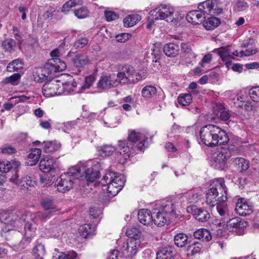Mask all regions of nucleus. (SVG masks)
Listing matches in <instances>:
<instances>
[{
	"mask_svg": "<svg viewBox=\"0 0 259 259\" xmlns=\"http://www.w3.org/2000/svg\"><path fill=\"white\" fill-rule=\"evenodd\" d=\"M119 251L117 249L111 250L108 255V259H119Z\"/></svg>",
	"mask_w": 259,
	"mask_h": 259,
	"instance_id": "63",
	"label": "nucleus"
},
{
	"mask_svg": "<svg viewBox=\"0 0 259 259\" xmlns=\"http://www.w3.org/2000/svg\"><path fill=\"white\" fill-rule=\"evenodd\" d=\"M138 219L141 223L146 226H150L153 223V215L148 209H142L139 211Z\"/></svg>",
	"mask_w": 259,
	"mask_h": 259,
	"instance_id": "23",
	"label": "nucleus"
},
{
	"mask_svg": "<svg viewBox=\"0 0 259 259\" xmlns=\"http://www.w3.org/2000/svg\"><path fill=\"white\" fill-rule=\"evenodd\" d=\"M155 209L160 210L167 215L174 214L176 203L172 200L163 199L157 201L155 203Z\"/></svg>",
	"mask_w": 259,
	"mask_h": 259,
	"instance_id": "16",
	"label": "nucleus"
},
{
	"mask_svg": "<svg viewBox=\"0 0 259 259\" xmlns=\"http://www.w3.org/2000/svg\"><path fill=\"white\" fill-rule=\"evenodd\" d=\"M40 203L44 209L47 211L45 213L38 214V217L41 219H47L49 216V214H51L59 210L57 205L56 201L53 198L47 197L43 199L41 201Z\"/></svg>",
	"mask_w": 259,
	"mask_h": 259,
	"instance_id": "15",
	"label": "nucleus"
},
{
	"mask_svg": "<svg viewBox=\"0 0 259 259\" xmlns=\"http://www.w3.org/2000/svg\"><path fill=\"white\" fill-rule=\"evenodd\" d=\"M89 42V39L85 37H80L77 39L74 44V47L76 49H81L86 46Z\"/></svg>",
	"mask_w": 259,
	"mask_h": 259,
	"instance_id": "52",
	"label": "nucleus"
},
{
	"mask_svg": "<svg viewBox=\"0 0 259 259\" xmlns=\"http://www.w3.org/2000/svg\"><path fill=\"white\" fill-rule=\"evenodd\" d=\"M61 144L57 141L44 142V151L46 153H53L59 150L61 148Z\"/></svg>",
	"mask_w": 259,
	"mask_h": 259,
	"instance_id": "30",
	"label": "nucleus"
},
{
	"mask_svg": "<svg viewBox=\"0 0 259 259\" xmlns=\"http://www.w3.org/2000/svg\"><path fill=\"white\" fill-rule=\"evenodd\" d=\"M78 232L81 236L86 238L92 232L91 225L85 224L80 226L78 228Z\"/></svg>",
	"mask_w": 259,
	"mask_h": 259,
	"instance_id": "47",
	"label": "nucleus"
},
{
	"mask_svg": "<svg viewBox=\"0 0 259 259\" xmlns=\"http://www.w3.org/2000/svg\"><path fill=\"white\" fill-rule=\"evenodd\" d=\"M35 184V181H33L31 177L28 176H26L22 178L20 185L22 188L27 189L28 187L33 186Z\"/></svg>",
	"mask_w": 259,
	"mask_h": 259,
	"instance_id": "44",
	"label": "nucleus"
},
{
	"mask_svg": "<svg viewBox=\"0 0 259 259\" xmlns=\"http://www.w3.org/2000/svg\"><path fill=\"white\" fill-rule=\"evenodd\" d=\"M217 53L220 56L222 60L226 61V65L227 67L230 65V61L232 59H234L233 56L231 55V51L230 47L223 48L217 50Z\"/></svg>",
	"mask_w": 259,
	"mask_h": 259,
	"instance_id": "29",
	"label": "nucleus"
},
{
	"mask_svg": "<svg viewBox=\"0 0 259 259\" xmlns=\"http://www.w3.org/2000/svg\"><path fill=\"white\" fill-rule=\"evenodd\" d=\"M230 157V153L227 149H222L214 152L210 159V163L214 168L223 170L226 167L227 161Z\"/></svg>",
	"mask_w": 259,
	"mask_h": 259,
	"instance_id": "10",
	"label": "nucleus"
},
{
	"mask_svg": "<svg viewBox=\"0 0 259 259\" xmlns=\"http://www.w3.org/2000/svg\"><path fill=\"white\" fill-rule=\"evenodd\" d=\"M16 42L12 39H7L3 41L2 45L4 49L9 52L12 53L15 51Z\"/></svg>",
	"mask_w": 259,
	"mask_h": 259,
	"instance_id": "43",
	"label": "nucleus"
},
{
	"mask_svg": "<svg viewBox=\"0 0 259 259\" xmlns=\"http://www.w3.org/2000/svg\"><path fill=\"white\" fill-rule=\"evenodd\" d=\"M71 58V61L73 66L78 69L80 71V69L84 65L89 63V59L87 56L82 54H74V53L69 52L66 56V58Z\"/></svg>",
	"mask_w": 259,
	"mask_h": 259,
	"instance_id": "19",
	"label": "nucleus"
},
{
	"mask_svg": "<svg viewBox=\"0 0 259 259\" xmlns=\"http://www.w3.org/2000/svg\"><path fill=\"white\" fill-rule=\"evenodd\" d=\"M14 216L10 218L9 212L7 211H2L0 212V222L4 224L5 227H2V232L6 233L13 229V224L16 225L15 221L18 219L14 220Z\"/></svg>",
	"mask_w": 259,
	"mask_h": 259,
	"instance_id": "21",
	"label": "nucleus"
},
{
	"mask_svg": "<svg viewBox=\"0 0 259 259\" xmlns=\"http://www.w3.org/2000/svg\"><path fill=\"white\" fill-rule=\"evenodd\" d=\"M194 237L204 241H209L212 239L210 232L205 229H199L194 232Z\"/></svg>",
	"mask_w": 259,
	"mask_h": 259,
	"instance_id": "32",
	"label": "nucleus"
},
{
	"mask_svg": "<svg viewBox=\"0 0 259 259\" xmlns=\"http://www.w3.org/2000/svg\"><path fill=\"white\" fill-rule=\"evenodd\" d=\"M35 217L30 214H25L18 220L15 221L16 225L18 226L19 224L24 223V235L29 240L33 237L36 230V224L34 221Z\"/></svg>",
	"mask_w": 259,
	"mask_h": 259,
	"instance_id": "9",
	"label": "nucleus"
},
{
	"mask_svg": "<svg viewBox=\"0 0 259 259\" xmlns=\"http://www.w3.org/2000/svg\"><path fill=\"white\" fill-rule=\"evenodd\" d=\"M201 247L202 245L200 243L194 242L188 246L187 250L193 255L199 252Z\"/></svg>",
	"mask_w": 259,
	"mask_h": 259,
	"instance_id": "49",
	"label": "nucleus"
},
{
	"mask_svg": "<svg viewBox=\"0 0 259 259\" xmlns=\"http://www.w3.org/2000/svg\"><path fill=\"white\" fill-rule=\"evenodd\" d=\"M125 181L124 176L109 171L103 176L101 183L103 186H107L108 196H114L122 189Z\"/></svg>",
	"mask_w": 259,
	"mask_h": 259,
	"instance_id": "5",
	"label": "nucleus"
},
{
	"mask_svg": "<svg viewBox=\"0 0 259 259\" xmlns=\"http://www.w3.org/2000/svg\"><path fill=\"white\" fill-rule=\"evenodd\" d=\"M178 101L183 106L188 105L192 102V96L189 94H181L179 96Z\"/></svg>",
	"mask_w": 259,
	"mask_h": 259,
	"instance_id": "46",
	"label": "nucleus"
},
{
	"mask_svg": "<svg viewBox=\"0 0 259 259\" xmlns=\"http://www.w3.org/2000/svg\"><path fill=\"white\" fill-rule=\"evenodd\" d=\"M77 257V253L72 250L67 253L60 252L57 257V259H75Z\"/></svg>",
	"mask_w": 259,
	"mask_h": 259,
	"instance_id": "50",
	"label": "nucleus"
},
{
	"mask_svg": "<svg viewBox=\"0 0 259 259\" xmlns=\"http://www.w3.org/2000/svg\"><path fill=\"white\" fill-rule=\"evenodd\" d=\"M19 169L16 170H13L14 171V174L13 175L11 178L10 179V180L11 182L13 183L16 185H20V182L18 177V171Z\"/></svg>",
	"mask_w": 259,
	"mask_h": 259,
	"instance_id": "62",
	"label": "nucleus"
},
{
	"mask_svg": "<svg viewBox=\"0 0 259 259\" xmlns=\"http://www.w3.org/2000/svg\"><path fill=\"white\" fill-rule=\"evenodd\" d=\"M233 163L237 169L240 171H245L249 167L248 161L241 157L236 158L234 160Z\"/></svg>",
	"mask_w": 259,
	"mask_h": 259,
	"instance_id": "36",
	"label": "nucleus"
},
{
	"mask_svg": "<svg viewBox=\"0 0 259 259\" xmlns=\"http://www.w3.org/2000/svg\"><path fill=\"white\" fill-rule=\"evenodd\" d=\"M228 189L225 184V180L222 178L214 179L210 185L209 189L206 194V202L211 207L217 205V211L222 217V222L219 225H225L229 219V213L225 202L228 199Z\"/></svg>",
	"mask_w": 259,
	"mask_h": 259,
	"instance_id": "2",
	"label": "nucleus"
},
{
	"mask_svg": "<svg viewBox=\"0 0 259 259\" xmlns=\"http://www.w3.org/2000/svg\"><path fill=\"white\" fill-rule=\"evenodd\" d=\"M174 8L170 5L161 4L150 11V17L155 19L172 21L174 19Z\"/></svg>",
	"mask_w": 259,
	"mask_h": 259,
	"instance_id": "8",
	"label": "nucleus"
},
{
	"mask_svg": "<svg viewBox=\"0 0 259 259\" xmlns=\"http://www.w3.org/2000/svg\"><path fill=\"white\" fill-rule=\"evenodd\" d=\"M2 153L4 154L11 155L16 152V149L12 146L7 145L1 148Z\"/></svg>",
	"mask_w": 259,
	"mask_h": 259,
	"instance_id": "55",
	"label": "nucleus"
},
{
	"mask_svg": "<svg viewBox=\"0 0 259 259\" xmlns=\"http://www.w3.org/2000/svg\"><path fill=\"white\" fill-rule=\"evenodd\" d=\"M56 61L59 62V64H56L51 61H49L42 68H41L42 73L46 74L49 80L55 75V73L63 71L67 67L65 62L59 60H56Z\"/></svg>",
	"mask_w": 259,
	"mask_h": 259,
	"instance_id": "12",
	"label": "nucleus"
},
{
	"mask_svg": "<svg viewBox=\"0 0 259 259\" xmlns=\"http://www.w3.org/2000/svg\"><path fill=\"white\" fill-rule=\"evenodd\" d=\"M101 156L106 157L111 155L115 151V148L111 145H105L98 148Z\"/></svg>",
	"mask_w": 259,
	"mask_h": 259,
	"instance_id": "33",
	"label": "nucleus"
},
{
	"mask_svg": "<svg viewBox=\"0 0 259 259\" xmlns=\"http://www.w3.org/2000/svg\"><path fill=\"white\" fill-rule=\"evenodd\" d=\"M66 85L57 79H50L44 84L42 92L46 97L59 95L64 93Z\"/></svg>",
	"mask_w": 259,
	"mask_h": 259,
	"instance_id": "7",
	"label": "nucleus"
},
{
	"mask_svg": "<svg viewBox=\"0 0 259 259\" xmlns=\"http://www.w3.org/2000/svg\"><path fill=\"white\" fill-rule=\"evenodd\" d=\"M163 52L165 54L169 57H175L179 55L180 47L175 43H168L163 47Z\"/></svg>",
	"mask_w": 259,
	"mask_h": 259,
	"instance_id": "27",
	"label": "nucleus"
},
{
	"mask_svg": "<svg viewBox=\"0 0 259 259\" xmlns=\"http://www.w3.org/2000/svg\"><path fill=\"white\" fill-rule=\"evenodd\" d=\"M147 139V138L144 134L133 131L130 133L127 140L119 141L117 147L118 151L116 154L119 162L122 164L126 162L130 156L132 149L134 148L135 143L138 141H140L137 145L138 149L143 151L147 147L146 145Z\"/></svg>",
	"mask_w": 259,
	"mask_h": 259,
	"instance_id": "3",
	"label": "nucleus"
},
{
	"mask_svg": "<svg viewBox=\"0 0 259 259\" xmlns=\"http://www.w3.org/2000/svg\"><path fill=\"white\" fill-rule=\"evenodd\" d=\"M21 163L17 160L2 161H0V171L3 173H7L11 169L16 170L19 169Z\"/></svg>",
	"mask_w": 259,
	"mask_h": 259,
	"instance_id": "24",
	"label": "nucleus"
},
{
	"mask_svg": "<svg viewBox=\"0 0 259 259\" xmlns=\"http://www.w3.org/2000/svg\"><path fill=\"white\" fill-rule=\"evenodd\" d=\"M248 7L247 3L242 0H237L235 3V9L238 11H243Z\"/></svg>",
	"mask_w": 259,
	"mask_h": 259,
	"instance_id": "58",
	"label": "nucleus"
},
{
	"mask_svg": "<svg viewBox=\"0 0 259 259\" xmlns=\"http://www.w3.org/2000/svg\"><path fill=\"white\" fill-rule=\"evenodd\" d=\"M58 165L56 161L51 157L46 156L39 162V169L44 173H49L55 170Z\"/></svg>",
	"mask_w": 259,
	"mask_h": 259,
	"instance_id": "20",
	"label": "nucleus"
},
{
	"mask_svg": "<svg viewBox=\"0 0 259 259\" xmlns=\"http://www.w3.org/2000/svg\"><path fill=\"white\" fill-rule=\"evenodd\" d=\"M198 9L204 16L218 15L223 12V9L216 0H207L201 3L198 5Z\"/></svg>",
	"mask_w": 259,
	"mask_h": 259,
	"instance_id": "11",
	"label": "nucleus"
},
{
	"mask_svg": "<svg viewBox=\"0 0 259 259\" xmlns=\"http://www.w3.org/2000/svg\"><path fill=\"white\" fill-rule=\"evenodd\" d=\"M220 23V20L219 18L214 17L208 18L203 24V26L206 30H212L216 28Z\"/></svg>",
	"mask_w": 259,
	"mask_h": 259,
	"instance_id": "41",
	"label": "nucleus"
},
{
	"mask_svg": "<svg viewBox=\"0 0 259 259\" xmlns=\"http://www.w3.org/2000/svg\"><path fill=\"white\" fill-rule=\"evenodd\" d=\"M23 63L22 60L17 59L11 62L7 67V70L9 72L18 71L23 68Z\"/></svg>",
	"mask_w": 259,
	"mask_h": 259,
	"instance_id": "37",
	"label": "nucleus"
},
{
	"mask_svg": "<svg viewBox=\"0 0 259 259\" xmlns=\"http://www.w3.org/2000/svg\"><path fill=\"white\" fill-rule=\"evenodd\" d=\"M250 98L254 102H259V87L252 88L249 93Z\"/></svg>",
	"mask_w": 259,
	"mask_h": 259,
	"instance_id": "53",
	"label": "nucleus"
},
{
	"mask_svg": "<svg viewBox=\"0 0 259 259\" xmlns=\"http://www.w3.org/2000/svg\"><path fill=\"white\" fill-rule=\"evenodd\" d=\"M141 241L139 239H130L122 246V252L126 256L135 255L141 247Z\"/></svg>",
	"mask_w": 259,
	"mask_h": 259,
	"instance_id": "14",
	"label": "nucleus"
},
{
	"mask_svg": "<svg viewBox=\"0 0 259 259\" xmlns=\"http://www.w3.org/2000/svg\"><path fill=\"white\" fill-rule=\"evenodd\" d=\"M34 80L36 82H42L45 80H49L45 73H42L41 68L37 69L36 73L34 75Z\"/></svg>",
	"mask_w": 259,
	"mask_h": 259,
	"instance_id": "51",
	"label": "nucleus"
},
{
	"mask_svg": "<svg viewBox=\"0 0 259 259\" xmlns=\"http://www.w3.org/2000/svg\"><path fill=\"white\" fill-rule=\"evenodd\" d=\"M139 15H130L127 16L123 20L124 26L126 27H131L140 21Z\"/></svg>",
	"mask_w": 259,
	"mask_h": 259,
	"instance_id": "38",
	"label": "nucleus"
},
{
	"mask_svg": "<svg viewBox=\"0 0 259 259\" xmlns=\"http://www.w3.org/2000/svg\"><path fill=\"white\" fill-rule=\"evenodd\" d=\"M96 80L95 76L94 75H90L85 77V83L84 85L81 86L83 90L89 89L90 88Z\"/></svg>",
	"mask_w": 259,
	"mask_h": 259,
	"instance_id": "54",
	"label": "nucleus"
},
{
	"mask_svg": "<svg viewBox=\"0 0 259 259\" xmlns=\"http://www.w3.org/2000/svg\"><path fill=\"white\" fill-rule=\"evenodd\" d=\"M206 18L199 10L189 12L186 16L187 20L192 23L195 24L202 22Z\"/></svg>",
	"mask_w": 259,
	"mask_h": 259,
	"instance_id": "26",
	"label": "nucleus"
},
{
	"mask_svg": "<svg viewBox=\"0 0 259 259\" xmlns=\"http://www.w3.org/2000/svg\"><path fill=\"white\" fill-rule=\"evenodd\" d=\"M157 93L156 88L153 85H146L142 90V96L146 99H149L154 96Z\"/></svg>",
	"mask_w": 259,
	"mask_h": 259,
	"instance_id": "34",
	"label": "nucleus"
},
{
	"mask_svg": "<svg viewBox=\"0 0 259 259\" xmlns=\"http://www.w3.org/2000/svg\"><path fill=\"white\" fill-rule=\"evenodd\" d=\"M126 235L131 239H139L141 232L140 230L136 227H131L127 229Z\"/></svg>",
	"mask_w": 259,
	"mask_h": 259,
	"instance_id": "45",
	"label": "nucleus"
},
{
	"mask_svg": "<svg viewBox=\"0 0 259 259\" xmlns=\"http://www.w3.org/2000/svg\"><path fill=\"white\" fill-rule=\"evenodd\" d=\"M60 47L61 46H60L58 49L54 50L51 52L50 54L52 58V59L51 61L56 64H59V62H57L56 60H61L59 58H58L59 56L61 54V52H60Z\"/></svg>",
	"mask_w": 259,
	"mask_h": 259,
	"instance_id": "59",
	"label": "nucleus"
},
{
	"mask_svg": "<svg viewBox=\"0 0 259 259\" xmlns=\"http://www.w3.org/2000/svg\"><path fill=\"white\" fill-rule=\"evenodd\" d=\"M212 60V55L208 54L205 55L202 59L200 65L202 67H205V64L210 62Z\"/></svg>",
	"mask_w": 259,
	"mask_h": 259,
	"instance_id": "61",
	"label": "nucleus"
},
{
	"mask_svg": "<svg viewBox=\"0 0 259 259\" xmlns=\"http://www.w3.org/2000/svg\"><path fill=\"white\" fill-rule=\"evenodd\" d=\"M90 162H81L70 168L68 171L64 173L57 179L55 186L60 192L65 193L70 190L73 186L75 179L85 178L87 181L93 182L99 178V164L91 165Z\"/></svg>",
	"mask_w": 259,
	"mask_h": 259,
	"instance_id": "1",
	"label": "nucleus"
},
{
	"mask_svg": "<svg viewBox=\"0 0 259 259\" xmlns=\"http://www.w3.org/2000/svg\"><path fill=\"white\" fill-rule=\"evenodd\" d=\"M227 221L226 228L230 232L234 231V229L241 228L246 227V222L244 221H240L239 218L229 219Z\"/></svg>",
	"mask_w": 259,
	"mask_h": 259,
	"instance_id": "28",
	"label": "nucleus"
},
{
	"mask_svg": "<svg viewBox=\"0 0 259 259\" xmlns=\"http://www.w3.org/2000/svg\"><path fill=\"white\" fill-rule=\"evenodd\" d=\"M234 100V104L237 107H242L244 105L245 102L243 101L242 97L240 96H237Z\"/></svg>",
	"mask_w": 259,
	"mask_h": 259,
	"instance_id": "64",
	"label": "nucleus"
},
{
	"mask_svg": "<svg viewBox=\"0 0 259 259\" xmlns=\"http://www.w3.org/2000/svg\"><path fill=\"white\" fill-rule=\"evenodd\" d=\"M33 252L36 259H43L46 254L45 245L41 243L35 245L33 248Z\"/></svg>",
	"mask_w": 259,
	"mask_h": 259,
	"instance_id": "40",
	"label": "nucleus"
},
{
	"mask_svg": "<svg viewBox=\"0 0 259 259\" xmlns=\"http://www.w3.org/2000/svg\"><path fill=\"white\" fill-rule=\"evenodd\" d=\"M188 237L184 233H179L175 236V244L179 247H184L188 242Z\"/></svg>",
	"mask_w": 259,
	"mask_h": 259,
	"instance_id": "39",
	"label": "nucleus"
},
{
	"mask_svg": "<svg viewBox=\"0 0 259 259\" xmlns=\"http://www.w3.org/2000/svg\"><path fill=\"white\" fill-rule=\"evenodd\" d=\"M116 76L119 84L121 85L135 84L143 78L134 67L127 64L119 66Z\"/></svg>",
	"mask_w": 259,
	"mask_h": 259,
	"instance_id": "6",
	"label": "nucleus"
},
{
	"mask_svg": "<svg viewBox=\"0 0 259 259\" xmlns=\"http://www.w3.org/2000/svg\"><path fill=\"white\" fill-rule=\"evenodd\" d=\"M201 194L199 193L197 190H190L182 194L181 199L183 202L188 203H195L201 199Z\"/></svg>",
	"mask_w": 259,
	"mask_h": 259,
	"instance_id": "22",
	"label": "nucleus"
},
{
	"mask_svg": "<svg viewBox=\"0 0 259 259\" xmlns=\"http://www.w3.org/2000/svg\"><path fill=\"white\" fill-rule=\"evenodd\" d=\"M156 259L168 258L174 255V248L170 246H165L160 249L156 253Z\"/></svg>",
	"mask_w": 259,
	"mask_h": 259,
	"instance_id": "35",
	"label": "nucleus"
},
{
	"mask_svg": "<svg viewBox=\"0 0 259 259\" xmlns=\"http://www.w3.org/2000/svg\"><path fill=\"white\" fill-rule=\"evenodd\" d=\"M89 10L87 7H83L74 11V15L78 19H84L89 15Z\"/></svg>",
	"mask_w": 259,
	"mask_h": 259,
	"instance_id": "48",
	"label": "nucleus"
},
{
	"mask_svg": "<svg viewBox=\"0 0 259 259\" xmlns=\"http://www.w3.org/2000/svg\"><path fill=\"white\" fill-rule=\"evenodd\" d=\"M131 37V35L127 33H122L116 36V40L121 43H124Z\"/></svg>",
	"mask_w": 259,
	"mask_h": 259,
	"instance_id": "56",
	"label": "nucleus"
},
{
	"mask_svg": "<svg viewBox=\"0 0 259 259\" xmlns=\"http://www.w3.org/2000/svg\"><path fill=\"white\" fill-rule=\"evenodd\" d=\"M21 77L19 73H14L10 76L5 77L3 82L4 83H10L12 85H17Z\"/></svg>",
	"mask_w": 259,
	"mask_h": 259,
	"instance_id": "42",
	"label": "nucleus"
},
{
	"mask_svg": "<svg viewBox=\"0 0 259 259\" xmlns=\"http://www.w3.org/2000/svg\"><path fill=\"white\" fill-rule=\"evenodd\" d=\"M119 84V81L115 74L108 73L100 77L97 83V87L102 90H108L116 88Z\"/></svg>",
	"mask_w": 259,
	"mask_h": 259,
	"instance_id": "13",
	"label": "nucleus"
},
{
	"mask_svg": "<svg viewBox=\"0 0 259 259\" xmlns=\"http://www.w3.org/2000/svg\"><path fill=\"white\" fill-rule=\"evenodd\" d=\"M56 12H58V11H57L56 9L54 8H50L44 13L42 16L45 19L52 18L53 15Z\"/></svg>",
	"mask_w": 259,
	"mask_h": 259,
	"instance_id": "60",
	"label": "nucleus"
},
{
	"mask_svg": "<svg viewBox=\"0 0 259 259\" xmlns=\"http://www.w3.org/2000/svg\"><path fill=\"white\" fill-rule=\"evenodd\" d=\"M187 211L191 213L196 220L201 222H206L210 218V214L207 210L199 208L195 205L188 206Z\"/></svg>",
	"mask_w": 259,
	"mask_h": 259,
	"instance_id": "18",
	"label": "nucleus"
},
{
	"mask_svg": "<svg viewBox=\"0 0 259 259\" xmlns=\"http://www.w3.org/2000/svg\"><path fill=\"white\" fill-rule=\"evenodd\" d=\"M200 137L202 142L209 147L225 145L229 141L226 133L219 126L212 124L202 127Z\"/></svg>",
	"mask_w": 259,
	"mask_h": 259,
	"instance_id": "4",
	"label": "nucleus"
},
{
	"mask_svg": "<svg viewBox=\"0 0 259 259\" xmlns=\"http://www.w3.org/2000/svg\"><path fill=\"white\" fill-rule=\"evenodd\" d=\"M41 154V150L39 148L30 150L27 156L26 163L28 165L34 166L38 161Z\"/></svg>",
	"mask_w": 259,
	"mask_h": 259,
	"instance_id": "25",
	"label": "nucleus"
},
{
	"mask_svg": "<svg viewBox=\"0 0 259 259\" xmlns=\"http://www.w3.org/2000/svg\"><path fill=\"white\" fill-rule=\"evenodd\" d=\"M104 14L106 20L109 22L115 20L118 18V15L113 11H106Z\"/></svg>",
	"mask_w": 259,
	"mask_h": 259,
	"instance_id": "57",
	"label": "nucleus"
},
{
	"mask_svg": "<svg viewBox=\"0 0 259 259\" xmlns=\"http://www.w3.org/2000/svg\"><path fill=\"white\" fill-rule=\"evenodd\" d=\"M153 215V223L157 226H163L167 222L168 219V215L165 214L160 210Z\"/></svg>",
	"mask_w": 259,
	"mask_h": 259,
	"instance_id": "31",
	"label": "nucleus"
},
{
	"mask_svg": "<svg viewBox=\"0 0 259 259\" xmlns=\"http://www.w3.org/2000/svg\"><path fill=\"white\" fill-rule=\"evenodd\" d=\"M255 207L253 203L249 201H243L241 199L236 203L235 211L240 215L246 216L251 214Z\"/></svg>",
	"mask_w": 259,
	"mask_h": 259,
	"instance_id": "17",
	"label": "nucleus"
}]
</instances>
